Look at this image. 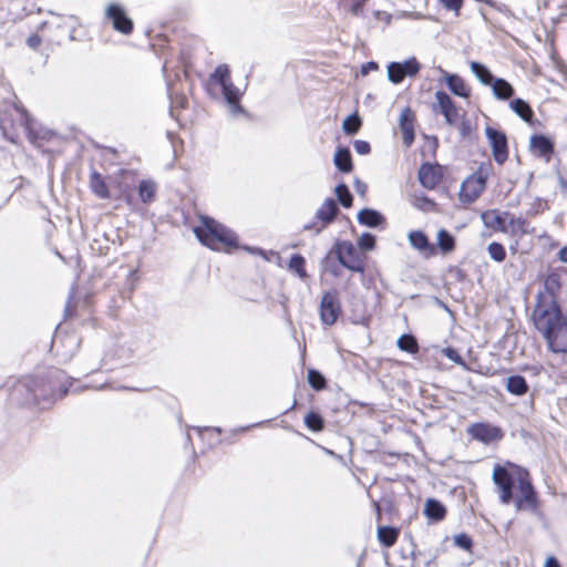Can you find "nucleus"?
I'll use <instances>...</instances> for the list:
<instances>
[{
	"label": "nucleus",
	"mask_w": 567,
	"mask_h": 567,
	"mask_svg": "<svg viewBox=\"0 0 567 567\" xmlns=\"http://www.w3.org/2000/svg\"><path fill=\"white\" fill-rule=\"evenodd\" d=\"M64 373L60 370H51L48 373V388L43 380H29L18 382L11 393V400L22 405H38L44 409L55 399L68 394V386L62 383Z\"/></svg>",
	"instance_id": "1"
},
{
	"label": "nucleus",
	"mask_w": 567,
	"mask_h": 567,
	"mask_svg": "<svg viewBox=\"0 0 567 567\" xmlns=\"http://www.w3.org/2000/svg\"><path fill=\"white\" fill-rule=\"evenodd\" d=\"M535 329L553 353H567V313L561 308L533 310Z\"/></svg>",
	"instance_id": "2"
},
{
	"label": "nucleus",
	"mask_w": 567,
	"mask_h": 567,
	"mask_svg": "<svg viewBox=\"0 0 567 567\" xmlns=\"http://www.w3.org/2000/svg\"><path fill=\"white\" fill-rule=\"evenodd\" d=\"M202 224L194 228L197 239L213 250L230 251L238 247L237 235L214 218L203 216Z\"/></svg>",
	"instance_id": "3"
},
{
	"label": "nucleus",
	"mask_w": 567,
	"mask_h": 567,
	"mask_svg": "<svg viewBox=\"0 0 567 567\" xmlns=\"http://www.w3.org/2000/svg\"><path fill=\"white\" fill-rule=\"evenodd\" d=\"M528 473L526 468L511 462L494 466L492 480L502 504L509 505L514 501L515 486L518 487Z\"/></svg>",
	"instance_id": "4"
},
{
	"label": "nucleus",
	"mask_w": 567,
	"mask_h": 567,
	"mask_svg": "<svg viewBox=\"0 0 567 567\" xmlns=\"http://www.w3.org/2000/svg\"><path fill=\"white\" fill-rule=\"evenodd\" d=\"M209 82L221 87L225 101L230 107L233 114L243 113L240 105L241 92L230 80V70L227 64L218 65L209 76Z\"/></svg>",
	"instance_id": "5"
},
{
	"label": "nucleus",
	"mask_w": 567,
	"mask_h": 567,
	"mask_svg": "<svg viewBox=\"0 0 567 567\" xmlns=\"http://www.w3.org/2000/svg\"><path fill=\"white\" fill-rule=\"evenodd\" d=\"M512 503H514L517 512H529L532 514L539 513L540 501L538 493L532 483L529 473L525 478H523L517 487V494L514 495V501Z\"/></svg>",
	"instance_id": "6"
},
{
	"label": "nucleus",
	"mask_w": 567,
	"mask_h": 567,
	"mask_svg": "<svg viewBox=\"0 0 567 567\" xmlns=\"http://www.w3.org/2000/svg\"><path fill=\"white\" fill-rule=\"evenodd\" d=\"M560 286V276L558 274L553 272L546 276L544 290L537 293L536 305L533 310L561 308L557 300Z\"/></svg>",
	"instance_id": "7"
},
{
	"label": "nucleus",
	"mask_w": 567,
	"mask_h": 567,
	"mask_svg": "<svg viewBox=\"0 0 567 567\" xmlns=\"http://www.w3.org/2000/svg\"><path fill=\"white\" fill-rule=\"evenodd\" d=\"M487 178V168L481 166L474 174H472L462 183L460 199L467 204L475 202L484 192Z\"/></svg>",
	"instance_id": "8"
},
{
	"label": "nucleus",
	"mask_w": 567,
	"mask_h": 567,
	"mask_svg": "<svg viewBox=\"0 0 567 567\" xmlns=\"http://www.w3.org/2000/svg\"><path fill=\"white\" fill-rule=\"evenodd\" d=\"M338 261L344 268L354 272H364V264L358 249L350 241H338L334 245Z\"/></svg>",
	"instance_id": "9"
},
{
	"label": "nucleus",
	"mask_w": 567,
	"mask_h": 567,
	"mask_svg": "<svg viewBox=\"0 0 567 567\" xmlns=\"http://www.w3.org/2000/svg\"><path fill=\"white\" fill-rule=\"evenodd\" d=\"M485 135L492 148V154L495 162L503 165L508 158V142L507 136L503 131L487 126Z\"/></svg>",
	"instance_id": "10"
},
{
	"label": "nucleus",
	"mask_w": 567,
	"mask_h": 567,
	"mask_svg": "<svg viewBox=\"0 0 567 567\" xmlns=\"http://www.w3.org/2000/svg\"><path fill=\"white\" fill-rule=\"evenodd\" d=\"M340 209L338 207L337 202L333 198H327L322 205L316 212V218L321 221V226L318 227L316 223L306 224L303 226L305 230L315 229L316 234H320L322 229L331 224L336 217L338 216Z\"/></svg>",
	"instance_id": "11"
},
{
	"label": "nucleus",
	"mask_w": 567,
	"mask_h": 567,
	"mask_svg": "<svg viewBox=\"0 0 567 567\" xmlns=\"http://www.w3.org/2000/svg\"><path fill=\"white\" fill-rule=\"evenodd\" d=\"M341 313L340 301L336 291L326 292L320 302V319L323 324L332 326Z\"/></svg>",
	"instance_id": "12"
},
{
	"label": "nucleus",
	"mask_w": 567,
	"mask_h": 567,
	"mask_svg": "<svg viewBox=\"0 0 567 567\" xmlns=\"http://www.w3.org/2000/svg\"><path fill=\"white\" fill-rule=\"evenodd\" d=\"M467 433L475 441L484 444H489L503 439L504 433L501 427L492 425L489 423H474L468 426Z\"/></svg>",
	"instance_id": "13"
},
{
	"label": "nucleus",
	"mask_w": 567,
	"mask_h": 567,
	"mask_svg": "<svg viewBox=\"0 0 567 567\" xmlns=\"http://www.w3.org/2000/svg\"><path fill=\"white\" fill-rule=\"evenodd\" d=\"M106 18L116 31L123 34H130L133 31V21L120 4H110L106 9Z\"/></svg>",
	"instance_id": "14"
},
{
	"label": "nucleus",
	"mask_w": 567,
	"mask_h": 567,
	"mask_svg": "<svg viewBox=\"0 0 567 567\" xmlns=\"http://www.w3.org/2000/svg\"><path fill=\"white\" fill-rule=\"evenodd\" d=\"M420 184L427 189H434L442 182L443 173L439 164L423 163L417 172Z\"/></svg>",
	"instance_id": "15"
},
{
	"label": "nucleus",
	"mask_w": 567,
	"mask_h": 567,
	"mask_svg": "<svg viewBox=\"0 0 567 567\" xmlns=\"http://www.w3.org/2000/svg\"><path fill=\"white\" fill-rule=\"evenodd\" d=\"M415 116L410 107H405L400 115L399 125L402 132L403 144L409 147L413 144L415 138L414 133Z\"/></svg>",
	"instance_id": "16"
},
{
	"label": "nucleus",
	"mask_w": 567,
	"mask_h": 567,
	"mask_svg": "<svg viewBox=\"0 0 567 567\" xmlns=\"http://www.w3.org/2000/svg\"><path fill=\"white\" fill-rule=\"evenodd\" d=\"M435 99L440 107V112L444 115L446 123L450 125L455 124L458 112L451 96L444 91H437L435 93Z\"/></svg>",
	"instance_id": "17"
},
{
	"label": "nucleus",
	"mask_w": 567,
	"mask_h": 567,
	"mask_svg": "<svg viewBox=\"0 0 567 567\" xmlns=\"http://www.w3.org/2000/svg\"><path fill=\"white\" fill-rule=\"evenodd\" d=\"M410 245L423 254L424 256H433L435 254V246L432 245L422 230H412L408 235Z\"/></svg>",
	"instance_id": "18"
},
{
	"label": "nucleus",
	"mask_w": 567,
	"mask_h": 567,
	"mask_svg": "<svg viewBox=\"0 0 567 567\" xmlns=\"http://www.w3.org/2000/svg\"><path fill=\"white\" fill-rule=\"evenodd\" d=\"M530 150L540 157L549 158L554 153V142L543 134H535L529 141Z\"/></svg>",
	"instance_id": "19"
},
{
	"label": "nucleus",
	"mask_w": 567,
	"mask_h": 567,
	"mask_svg": "<svg viewBox=\"0 0 567 567\" xmlns=\"http://www.w3.org/2000/svg\"><path fill=\"white\" fill-rule=\"evenodd\" d=\"M358 221L370 228L384 227L385 217L373 208H363L358 213Z\"/></svg>",
	"instance_id": "20"
},
{
	"label": "nucleus",
	"mask_w": 567,
	"mask_h": 567,
	"mask_svg": "<svg viewBox=\"0 0 567 567\" xmlns=\"http://www.w3.org/2000/svg\"><path fill=\"white\" fill-rule=\"evenodd\" d=\"M509 213H498L495 209L486 210L482 214L481 218L486 227L494 230L506 231L505 221L509 217Z\"/></svg>",
	"instance_id": "21"
},
{
	"label": "nucleus",
	"mask_w": 567,
	"mask_h": 567,
	"mask_svg": "<svg viewBox=\"0 0 567 567\" xmlns=\"http://www.w3.org/2000/svg\"><path fill=\"white\" fill-rule=\"evenodd\" d=\"M445 74V82L449 90L456 96L468 97L471 94L470 89L466 86L465 81L458 74H450L441 69Z\"/></svg>",
	"instance_id": "22"
},
{
	"label": "nucleus",
	"mask_w": 567,
	"mask_h": 567,
	"mask_svg": "<svg viewBox=\"0 0 567 567\" xmlns=\"http://www.w3.org/2000/svg\"><path fill=\"white\" fill-rule=\"evenodd\" d=\"M493 95L501 101L511 100L515 94L514 86L503 78H496L491 85Z\"/></svg>",
	"instance_id": "23"
},
{
	"label": "nucleus",
	"mask_w": 567,
	"mask_h": 567,
	"mask_svg": "<svg viewBox=\"0 0 567 567\" xmlns=\"http://www.w3.org/2000/svg\"><path fill=\"white\" fill-rule=\"evenodd\" d=\"M424 515L433 522H441L446 515L445 506L435 498H429L425 502Z\"/></svg>",
	"instance_id": "24"
},
{
	"label": "nucleus",
	"mask_w": 567,
	"mask_h": 567,
	"mask_svg": "<svg viewBox=\"0 0 567 567\" xmlns=\"http://www.w3.org/2000/svg\"><path fill=\"white\" fill-rule=\"evenodd\" d=\"M333 163L340 172L350 173L353 169L350 150L348 147H338L333 157Z\"/></svg>",
	"instance_id": "25"
},
{
	"label": "nucleus",
	"mask_w": 567,
	"mask_h": 567,
	"mask_svg": "<svg viewBox=\"0 0 567 567\" xmlns=\"http://www.w3.org/2000/svg\"><path fill=\"white\" fill-rule=\"evenodd\" d=\"M506 390L513 395L523 396L528 392L529 386L523 375L515 374L507 378Z\"/></svg>",
	"instance_id": "26"
},
{
	"label": "nucleus",
	"mask_w": 567,
	"mask_h": 567,
	"mask_svg": "<svg viewBox=\"0 0 567 567\" xmlns=\"http://www.w3.org/2000/svg\"><path fill=\"white\" fill-rule=\"evenodd\" d=\"M511 110L518 115L524 122L532 123L534 111L528 102L523 99H514L509 103Z\"/></svg>",
	"instance_id": "27"
},
{
	"label": "nucleus",
	"mask_w": 567,
	"mask_h": 567,
	"mask_svg": "<svg viewBox=\"0 0 567 567\" xmlns=\"http://www.w3.org/2000/svg\"><path fill=\"white\" fill-rule=\"evenodd\" d=\"M90 187L99 198L106 199L111 196L103 176L96 171H92L90 175Z\"/></svg>",
	"instance_id": "28"
},
{
	"label": "nucleus",
	"mask_w": 567,
	"mask_h": 567,
	"mask_svg": "<svg viewBox=\"0 0 567 567\" xmlns=\"http://www.w3.org/2000/svg\"><path fill=\"white\" fill-rule=\"evenodd\" d=\"M470 66L473 74L483 85L491 86L493 81L496 80L491 70L483 63L473 61Z\"/></svg>",
	"instance_id": "29"
},
{
	"label": "nucleus",
	"mask_w": 567,
	"mask_h": 567,
	"mask_svg": "<svg viewBox=\"0 0 567 567\" xmlns=\"http://www.w3.org/2000/svg\"><path fill=\"white\" fill-rule=\"evenodd\" d=\"M399 537V529L392 526H379L378 539L385 547H392Z\"/></svg>",
	"instance_id": "30"
},
{
	"label": "nucleus",
	"mask_w": 567,
	"mask_h": 567,
	"mask_svg": "<svg viewBox=\"0 0 567 567\" xmlns=\"http://www.w3.org/2000/svg\"><path fill=\"white\" fill-rule=\"evenodd\" d=\"M156 184L150 179H143L138 184V196L144 204H150L155 199Z\"/></svg>",
	"instance_id": "31"
},
{
	"label": "nucleus",
	"mask_w": 567,
	"mask_h": 567,
	"mask_svg": "<svg viewBox=\"0 0 567 567\" xmlns=\"http://www.w3.org/2000/svg\"><path fill=\"white\" fill-rule=\"evenodd\" d=\"M437 247L443 254H447L455 248V238L446 229H440L437 233Z\"/></svg>",
	"instance_id": "32"
},
{
	"label": "nucleus",
	"mask_w": 567,
	"mask_h": 567,
	"mask_svg": "<svg viewBox=\"0 0 567 567\" xmlns=\"http://www.w3.org/2000/svg\"><path fill=\"white\" fill-rule=\"evenodd\" d=\"M398 348L411 354L419 352V344L413 334L405 333L398 339Z\"/></svg>",
	"instance_id": "33"
},
{
	"label": "nucleus",
	"mask_w": 567,
	"mask_h": 567,
	"mask_svg": "<svg viewBox=\"0 0 567 567\" xmlns=\"http://www.w3.org/2000/svg\"><path fill=\"white\" fill-rule=\"evenodd\" d=\"M303 421L306 426L312 432H321L324 429V420L318 412L310 411L306 414Z\"/></svg>",
	"instance_id": "34"
},
{
	"label": "nucleus",
	"mask_w": 567,
	"mask_h": 567,
	"mask_svg": "<svg viewBox=\"0 0 567 567\" xmlns=\"http://www.w3.org/2000/svg\"><path fill=\"white\" fill-rule=\"evenodd\" d=\"M305 265V258L299 254H295L291 256L288 267L291 271L296 272L299 278L305 279L308 277Z\"/></svg>",
	"instance_id": "35"
},
{
	"label": "nucleus",
	"mask_w": 567,
	"mask_h": 567,
	"mask_svg": "<svg viewBox=\"0 0 567 567\" xmlns=\"http://www.w3.org/2000/svg\"><path fill=\"white\" fill-rule=\"evenodd\" d=\"M334 193H336V196L338 198V202L344 208L351 207L353 197H352V194L349 190V187L346 184L341 183V184L337 185V187L334 189Z\"/></svg>",
	"instance_id": "36"
},
{
	"label": "nucleus",
	"mask_w": 567,
	"mask_h": 567,
	"mask_svg": "<svg viewBox=\"0 0 567 567\" xmlns=\"http://www.w3.org/2000/svg\"><path fill=\"white\" fill-rule=\"evenodd\" d=\"M308 382L312 389L316 391L323 390L327 385V380L322 375L321 372H319L316 369H309L308 375H307Z\"/></svg>",
	"instance_id": "37"
},
{
	"label": "nucleus",
	"mask_w": 567,
	"mask_h": 567,
	"mask_svg": "<svg viewBox=\"0 0 567 567\" xmlns=\"http://www.w3.org/2000/svg\"><path fill=\"white\" fill-rule=\"evenodd\" d=\"M17 111H19L21 114L22 124L24 126V130L28 132L29 138L31 141H35L37 138H40L41 136L33 128L34 121L30 117L28 112L23 107H17Z\"/></svg>",
	"instance_id": "38"
},
{
	"label": "nucleus",
	"mask_w": 567,
	"mask_h": 567,
	"mask_svg": "<svg viewBox=\"0 0 567 567\" xmlns=\"http://www.w3.org/2000/svg\"><path fill=\"white\" fill-rule=\"evenodd\" d=\"M361 127V118L357 113L351 114L346 117V120L342 123V128L346 134L353 135L355 134Z\"/></svg>",
	"instance_id": "39"
},
{
	"label": "nucleus",
	"mask_w": 567,
	"mask_h": 567,
	"mask_svg": "<svg viewBox=\"0 0 567 567\" xmlns=\"http://www.w3.org/2000/svg\"><path fill=\"white\" fill-rule=\"evenodd\" d=\"M509 226L512 227V231L514 234H519V235L529 234V229H528L529 223L527 221V219H525L523 217H515V216L511 215L509 216Z\"/></svg>",
	"instance_id": "40"
},
{
	"label": "nucleus",
	"mask_w": 567,
	"mask_h": 567,
	"mask_svg": "<svg viewBox=\"0 0 567 567\" xmlns=\"http://www.w3.org/2000/svg\"><path fill=\"white\" fill-rule=\"evenodd\" d=\"M489 257L496 262H503L506 258L505 247L497 241H493L487 246Z\"/></svg>",
	"instance_id": "41"
},
{
	"label": "nucleus",
	"mask_w": 567,
	"mask_h": 567,
	"mask_svg": "<svg viewBox=\"0 0 567 567\" xmlns=\"http://www.w3.org/2000/svg\"><path fill=\"white\" fill-rule=\"evenodd\" d=\"M405 75L399 66V62H391L388 65V79L394 84H399L404 80Z\"/></svg>",
	"instance_id": "42"
},
{
	"label": "nucleus",
	"mask_w": 567,
	"mask_h": 567,
	"mask_svg": "<svg viewBox=\"0 0 567 567\" xmlns=\"http://www.w3.org/2000/svg\"><path fill=\"white\" fill-rule=\"evenodd\" d=\"M413 205L415 208L422 212H432L435 209V202L425 195H419L414 197Z\"/></svg>",
	"instance_id": "43"
},
{
	"label": "nucleus",
	"mask_w": 567,
	"mask_h": 567,
	"mask_svg": "<svg viewBox=\"0 0 567 567\" xmlns=\"http://www.w3.org/2000/svg\"><path fill=\"white\" fill-rule=\"evenodd\" d=\"M405 76H413L419 73L421 65L415 58H410L404 62H399Z\"/></svg>",
	"instance_id": "44"
},
{
	"label": "nucleus",
	"mask_w": 567,
	"mask_h": 567,
	"mask_svg": "<svg viewBox=\"0 0 567 567\" xmlns=\"http://www.w3.org/2000/svg\"><path fill=\"white\" fill-rule=\"evenodd\" d=\"M358 246L361 250H372L375 246V236L370 233H363L359 240Z\"/></svg>",
	"instance_id": "45"
},
{
	"label": "nucleus",
	"mask_w": 567,
	"mask_h": 567,
	"mask_svg": "<svg viewBox=\"0 0 567 567\" xmlns=\"http://www.w3.org/2000/svg\"><path fill=\"white\" fill-rule=\"evenodd\" d=\"M454 544L467 551L472 550L473 547V540L470 535L465 533H461L454 536Z\"/></svg>",
	"instance_id": "46"
},
{
	"label": "nucleus",
	"mask_w": 567,
	"mask_h": 567,
	"mask_svg": "<svg viewBox=\"0 0 567 567\" xmlns=\"http://www.w3.org/2000/svg\"><path fill=\"white\" fill-rule=\"evenodd\" d=\"M367 0H341L344 6L349 7V11L353 16H361Z\"/></svg>",
	"instance_id": "47"
},
{
	"label": "nucleus",
	"mask_w": 567,
	"mask_h": 567,
	"mask_svg": "<svg viewBox=\"0 0 567 567\" xmlns=\"http://www.w3.org/2000/svg\"><path fill=\"white\" fill-rule=\"evenodd\" d=\"M442 353L451 361H453L454 363L461 365V367H464L466 368V363L465 361L463 360V358L458 354V352L452 348V347H446L442 350Z\"/></svg>",
	"instance_id": "48"
},
{
	"label": "nucleus",
	"mask_w": 567,
	"mask_h": 567,
	"mask_svg": "<svg viewBox=\"0 0 567 567\" xmlns=\"http://www.w3.org/2000/svg\"><path fill=\"white\" fill-rule=\"evenodd\" d=\"M354 151L360 155H368L371 152L369 142L357 140L353 143Z\"/></svg>",
	"instance_id": "49"
},
{
	"label": "nucleus",
	"mask_w": 567,
	"mask_h": 567,
	"mask_svg": "<svg viewBox=\"0 0 567 567\" xmlns=\"http://www.w3.org/2000/svg\"><path fill=\"white\" fill-rule=\"evenodd\" d=\"M441 2L444 6V8H446L447 10L455 11L456 14H458L463 6V0H441Z\"/></svg>",
	"instance_id": "50"
},
{
	"label": "nucleus",
	"mask_w": 567,
	"mask_h": 567,
	"mask_svg": "<svg viewBox=\"0 0 567 567\" xmlns=\"http://www.w3.org/2000/svg\"><path fill=\"white\" fill-rule=\"evenodd\" d=\"M487 6L494 8L498 12L504 13L508 17L513 16L511 9L505 3H501V2H496V1H487Z\"/></svg>",
	"instance_id": "51"
},
{
	"label": "nucleus",
	"mask_w": 567,
	"mask_h": 567,
	"mask_svg": "<svg viewBox=\"0 0 567 567\" xmlns=\"http://www.w3.org/2000/svg\"><path fill=\"white\" fill-rule=\"evenodd\" d=\"M41 38L38 35V34H31L28 39H27V44L29 48L33 49V50H37L40 45H41Z\"/></svg>",
	"instance_id": "52"
},
{
	"label": "nucleus",
	"mask_w": 567,
	"mask_h": 567,
	"mask_svg": "<svg viewBox=\"0 0 567 567\" xmlns=\"http://www.w3.org/2000/svg\"><path fill=\"white\" fill-rule=\"evenodd\" d=\"M379 66H378V63L374 62V61H369L367 63H364L362 66H361V74L362 75H367L370 71L372 70H377Z\"/></svg>",
	"instance_id": "53"
},
{
	"label": "nucleus",
	"mask_w": 567,
	"mask_h": 567,
	"mask_svg": "<svg viewBox=\"0 0 567 567\" xmlns=\"http://www.w3.org/2000/svg\"><path fill=\"white\" fill-rule=\"evenodd\" d=\"M544 567H561L558 559L554 556L547 557Z\"/></svg>",
	"instance_id": "54"
},
{
	"label": "nucleus",
	"mask_w": 567,
	"mask_h": 567,
	"mask_svg": "<svg viewBox=\"0 0 567 567\" xmlns=\"http://www.w3.org/2000/svg\"><path fill=\"white\" fill-rule=\"evenodd\" d=\"M355 190L360 194H364L367 190V185L360 179H355Z\"/></svg>",
	"instance_id": "55"
},
{
	"label": "nucleus",
	"mask_w": 567,
	"mask_h": 567,
	"mask_svg": "<svg viewBox=\"0 0 567 567\" xmlns=\"http://www.w3.org/2000/svg\"><path fill=\"white\" fill-rule=\"evenodd\" d=\"M558 257L563 262H567V246L563 247L559 252Z\"/></svg>",
	"instance_id": "56"
},
{
	"label": "nucleus",
	"mask_w": 567,
	"mask_h": 567,
	"mask_svg": "<svg viewBox=\"0 0 567 567\" xmlns=\"http://www.w3.org/2000/svg\"><path fill=\"white\" fill-rule=\"evenodd\" d=\"M470 127H471V126H470V123H468V122H466V121H463V122H462V125H461V134H462L463 136H465V135L467 134V132H468Z\"/></svg>",
	"instance_id": "57"
},
{
	"label": "nucleus",
	"mask_w": 567,
	"mask_h": 567,
	"mask_svg": "<svg viewBox=\"0 0 567 567\" xmlns=\"http://www.w3.org/2000/svg\"><path fill=\"white\" fill-rule=\"evenodd\" d=\"M329 271H330V274H332L333 276H339V268H338V266H331V267L329 268Z\"/></svg>",
	"instance_id": "58"
},
{
	"label": "nucleus",
	"mask_w": 567,
	"mask_h": 567,
	"mask_svg": "<svg viewBox=\"0 0 567 567\" xmlns=\"http://www.w3.org/2000/svg\"><path fill=\"white\" fill-rule=\"evenodd\" d=\"M374 505H375V509H377V512H378V515H380V506H379V504H378V503H375Z\"/></svg>",
	"instance_id": "59"
},
{
	"label": "nucleus",
	"mask_w": 567,
	"mask_h": 567,
	"mask_svg": "<svg viewBox=\"0 0 567 567\" xmlns=\"http://www.w3.org/2000/svg\"><path fill=\"white\" fill-rule=\"evenodd\" d=\"M250 426H246V427H240L239 430H237L238 432H243V431H246L248 430Z\"/></svg>",
	"instance_id": "60"
},
{
	"label": "nucleus",
	"mask_w": 567,
	"mask_h": 567,
	"mask_svg": "<svg viewBox=\"0 0 567 567\" xmlns=\"http://www.w3.org/2000/svg\"><path fill=\"white\" fill-rule=\"evenodd\" d=\"M69 311H70V305L66 306L65 313H69Z\"/></svg>",
	"instance_id": "61"
},
{
	"label": "nucleus",
	"mask_w": 567,
	"mask_h": 567,
	"mask_svg": "<svg viewBox=\"0 0 567 567\" xmlns=\"http://www.w3.org/2000/svg\"><path fill=\"white\" fill-rule=\"evenodd\" d=\"M481 14H482L483 19L486 20V16L483 13L482 10H481Z\"/></svg>",
	"instance_id": "62"
},
{
	"label": "nucleus",
	"mask_w": 567,
	"mask_h": 567,
	"mask_svg": "<svg viewBox=\"0 0 567 567\" xmlns=\"http://www.w3.org/2000/svg\"><path fill=\"white\" fill-rule=\"evenodd\" d=\"M565 6L567 7V0H565Z\"/></svg>",
	"instance_id": "63"
}]
</instances>
